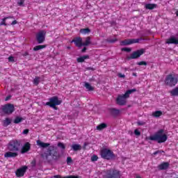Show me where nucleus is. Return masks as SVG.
<instances>
[{"label":"nucleus","mask_w":178,"mask_h":178,"mask_svg":"<svg viewBox=\"0 0 178 178\" xmlns=\"http://www.w3.org/2000/svg\"><path fill=\"white\" fill-rule=\"evenodd\" d=\"M71 148L74 152H77V151H81V146L79 144H74L71 146Z\"/></svg>","instance_id":"23"},{"label":"nucleus","mask_w":178,"mask_h":178,"mask_svg":"<svg viewBox=\"0 0 178 178\" xmlns=\"http://www.w3.org/2000/svg\"><path fill=\"white\" fill-rule=\"evenodd\" d=\"M72 162H73V160L72 159V157L68 156L67 158V165H69V163H72Z\"/></svg>","instance_id":"43"},{"label":"nucleus","mask_w":178,"mask_h":178,"mask_svg":"<svg viewBox=\"0 0 178 178\" xmlns=\"http://www.w3.org/2000/svg\"><path fill=\"white\" fill-rule=\"evenodd\" d=\"M2 111L6 115H12L15 112V106L12 104H7L3 106Z\"/></svg>","instance_id":"10"},{"label":"nucleus","mask_w":178,"mask_h":178,"mask_svg":"<svg viewBox=\"0 0 178 178\" xmlns=\"http://www.w3.org/2000/svg\"><path fill=\"white\" fill-rule=\"evenodd\" d=\"M23 120H24V119H23V118L17 116L15 118L13 123H15V124H19V123H21V122H23Z\"/></svg>","instance_id":"29"},{"label":"nucleus","mask_w":178,"mask_h":178,"mask_svg":"<svg viewBox=\"0 0 178 178\" xmlns=\"http://www.w3.org/2000/svg\"><path fill=\"white\" fill-rule=\"evenodd\" d=\"M132 75L134 76L135 77H137V73L136 72H133Z\"/></svg>","instance_id":"55"},{"label":"nucleus","mask_w":178,"mask_h":178,"mask_svg":"<svg viewBox=\"0 0 178 178\" xmlns=\"http://www.w3.org/2000/svg\"><path fill=\"white\" fill-rule=\"evenodd\" d=\"M86 51H87V47H83L81 50V52L84 53Z\"/></svg>","instance_id":"52"},{"label":"nucleus","mask_w":178,"mask_h":178,"mask_svg":"<svg viewBox=\"0 0 178 178\" xmlns=\"http://www.w3.org/2000/svg\"><path fill=\"white\" fill-rule=\"evenodd\" d=\"M79 33L81 34H83V35H86V34H90V33H91V29L89 28L81 29Z\"/></svg>","instance_id":"25"},{"label":"nucleus","mask_w":178,"mask_h":178,"mask_svg":"<svg viewBox=\"0 0 178 178\" xmlns=\"http://www.w3.org/2000/svg\"><path fill=\"white\" fill-rule=\"evenodd\" d=\"M40 76H35V79H33V84L35 86H38L40 84Z\"/></svg>","instance_id":"35"},{"label":"nucleus","mask_w":178,"mask_h":178,"mask_svg":"<svg viewBox=\"0 0 178 178\" xmlns=\"http://www.w3.org/2000/svg\"><path fill=\"white\" fill-rule=\"evenodd\" d=\"M145 50L144 49H140L134 51L129 56L127 57L128 60H131V59H138L141 55H144Z\"/></svg>","instance_id":"9"},{"label":"nucleus","mask_w":178,"mask_h":178,"mask_svg":"<svg viewBox=\"0 0 178 178\" xmlns=\"http://www.w3.org/2000/svg\"><path fill=\"white\" fill-rule=\"evenodd\" d=\"M8 62H15V58L13 56L8 57Z\"/></svg>","instance_id":"44"},{"label":"nucleus","mask_w":178,"mask_h":178,"mask_svg":"<svg viewBox=\"0 0 178 178\" xmlns=\"http://www.w3.org/2000/svg\"><path fill=\"white\" fill-rule=\"evenodd\" d=\"M71 42H74L78 48L83 47V39L80 37L74 38Z\"/></svg>","instance_id":"17"},{"label":"nucleus","mask_w":178,"mask_h":178,"mask_svg":"<svg viewBox=\"0 0 178 178\" xmlns=\"http://www.w3.org/2000/svg\"><path fill=\"white\" fill-rule=\"evenodd\" d=\"M44 48H47V44L35 46L33 47V51H40V49H44Z\"/></svg>","instance_id":"31"},{"label":"nucleus","mask_w":178,"mask_h":178,"mask_svg":"<svg viewBox=\"0 0 178 178\" xmlns=\"http://www.w3.org/2000/svg\"><path fill=\"white\" fill-rule=\"evenodd\" d=\"M144 124H145L144 122H138V126H144Z\"/></svg>","instance_id":"45"},{"label":"nucleus","mask_w":178,"mask_h":178,"mask_svg":"<svg viewBox=\"0 0 178 178\" xmlns=\"http://www.w3.org/2000/svg\"><path fill=\"white\" fill-rule=\"evenodd\" d=\"M67 178H79V176L69 175L67 176Z\"/></svg>","instance_id":"46"},{"label":"nucleus","mask_w":178,"mask_h":178,"mask_svg":"<svg viewBox=\"0 0 178 178\" xmlns=\"http://www.w3.org/2000/svg\"><path fill=\"white\" fill-rule=\"evenodd\" d=\"M17 156H19V153L16 152L8 150L4 154V158H6V159H9V158H17Z\"/></svg>","instance_id":"14"},{"label":"nucleus","mask_w":178,"mask_h":178,"mask_svg":"<svg viewBox=\"0 0 178 178\" xmlns=\"http://www.w3.org/2000/svg\"><path fill=\"white\" fill-rule=\"evenodd\" d=\"M170 94L172 97H178V87H176L175 88L170 90Z\"/></svg>","instance_id":"27"},{"label":"nucleus","mask_w":178,"mask_h":178,"mask_svg":"<svg viewBox=\"0 0 178 178\" xmlns=\"http://www.w3.org/2000/svg\"><path fill=\"white\" fill-rule=\"evenodd\" d=\"M67 49H70V47H68Z\"/></svg>","instance_id":"59"},{"label":"nucleus","mask_w":178,"mask_h":178,"mask_svg":"<svg viewBox=\"0 0 178 178\" xmlns=\"http://www.w3.org/2000/svg\"><path fill=\"white\" fill-rule=\"evenodd\" d=\"M36 143H37V145H38V147H40V148H48V147L51 145V144L42 142L40 140H38L36 141Z\"/></svg>","instance_id":"20"},{"label":"nucleus","mask_w":178,"mask_h":178,"mask_svg":"<svg viewBox=\"0 0 178 178\" xmlns=\"http://www.w3.org/2000/svg\"><path fill=\"white\" fill-rule=\"evenodd\" d=\"M87 70H92V72H94V70H95V68L92 67H87Z\"/></svg>","instance_id":"47"},{"label":"nucleus","mask_w":178,"mask_h":178,"mask_svg":"<svg viewBox=\"0 0 178 178\" xmlns=\"http://www.w3.org/2000/svg\"><path fill=\"white\" fill-rule=\"evenodd\" d=\"M29 130L26 129H24L23 131L22 134H29Z\"/></svg>","instance_id":"48"},{"label":"nucleus","mask_w":178,"mask_h":178,"mask_svg":"<svg viewBox=\"0 0 178 178\" xmlns=\"http://www.w3.org/2000/svg\"><path fill=\"white\" fill-rule=\"evenodd\" d=\"M8 19H12V17H4V18L2 19V21H1V24H0V25H1V26H6V20H8Z\"/></svg>","instance_id":"34"},{"label":"nucleus","mask_w":178,"mask_h":178,"mask_svg":"<svg viewBox=\"0 0 178 178\" xmlns=\"http://www.w3.org/2000/svg\"><path fill=\"white\" fill-rule=\"evenodd\" d=\"M106 127H108V124L106 123H101L96 127V129L99 131H102V130H104V129H106Z\"/></svg>","instance_id":"22"},{"label":"nucleus","mask_w":178,"mask_h":178,"mask_svg":"<svg viewBox=\"0 0 178 178\" xmlns=\"http://www.w3.org/2000/svg\"><path fill=\"white\" fill-rule=\"evenodd\" d=\"M166 44H175V45L178 44V39L175 37H171L166 40Z\"/></svg>","instance_id":"19"},{"label":"nucleus","mask_w":178,"mask_h":178,"mask_svg":"<svg viewBox=\"0 0 178 178\" xmlns=\"http://www.w3.org/2000/svg\"><path fill=\"white\" fill-rule=\"evenodd\" d=\"M122 51H123L124 52H131V48H129V47H123L121 49Z\"/></svg>","instance_id":"38"},{"label":"nucleus","mask_w":178,"mask_h":178,"mask_svg":"<svg viewBox=\"0 0 178 178\" xmlns=\"http://www.w3.org/2000/svg\"><path fill=\"white\" fill-rule=\"evenodd\" d=\"M140 40L141 39H125L120 42V45L126 46L131 45V44H138Z\"/></svg>","instance_id":"12"},{"label":"nucleus","mask_w":178,"mask_h":178,"mask_svg":"<svg viewBox=\"0 0 178 178\" xmlns=\"http://www.w3.org/2000/svg\"><path fill=\"white\" fill-rule=\"evenodd\" d=\"M57 145L59 148H61V149H65L66 148V146H65V144L63 143H58Z\"/></svg>","instance_id":"39"},{"label":"nucleus","mask_w":178,"mask_h":178,"mask_svg":"<svg viewBox=\"0 0 178 178\" xmlns=\"http://www.w3.org/2000/svg\"><path fill=\"white\" fill-rule=\"evenodd\" d=\"M175 15L178 17V10L175 12Z\"/></svg>","instance_id":"56"},{"label":"nucleus","mask_w":178,"mask_h":178,"mask_svg":"<svg viewBox=\"0 0 178 178\" xmlns=\"http://www.w3.org/2000/svg\"><path fill=\"white\" fill-rule=\"evenodd\" d=\"M118 76L120 77L121 79H124V77H126V76L124 74H119Z\"/></svg>","instance_id":"49"},{"label":"nucleus","mask_w":178,"mask_h":178,"mask_svg":"<svg viewBox=\"0 0 178 178\" xmlns=\"http://www.w3.org/2000/svg\"><path fill=\"white\" fill-rule=\"evenodd\" d=\"M91 44V38L88 36L86 38L85 42H82V47H88Z\"/></svg>","instance_id":"24"},{"label":"nucleus","mask_w":178,"mask_h":178,"mask_svg":"<svg viewBox=\"0 0 178 178\" xmlns=\"http://www.w3.org/2000/svg\"><path fill=\"white\" fill-rule=\"evenodd\" d=\"M49 156H51L54 161H58L60 158V154L58 152V147L52 146L48 149Z\"/></svg>","instance_id":"8"},{"label":"nucleus","mask_w":178,"mask_h":178,"mask_svg":"<svg viewBox=\"0 0 178 178\" xmlns=\"http://www.w3.org/2000/svg\"><path fill=\"white\" fill-rule=\"evenodd\" d=\"M165 130L159 129L154 135L150 136L149 137V140H150L151 141H157L159 144L165 143L168 140V136L163 134Z\"/></svg>","instance_id":"1"},{"label":"nucleus","mask_w":178,"mask_h":178,"mask_svg":"<svg viewBox=\"0 0 178 178\" xmlns=\"http://www.w3.org/2000/svg\"><path fill=\"white\" fill-rule=\"evenodd\" d=\"M21 147L22 141L19 140H11L7 145V149L13 152H19Z\"/></svg>","instance_id":"4"},{"label":"nucleus","mask_w":178,"mask_h":178,"mask_svg":"<svg viewBox=\"0 0 178 178\" xmlns=\"http://www.w3.org/2000/svg\"><path fill=\"white\" fill-rule=\"evenodd\" d=\"M118 41V38H108L107 39V42H109L110 44H114V42H116Z\"/></svg>","instance_id":"36"},{"label":"nucleus","mask_w":178,"mask_h":178,"mask_svg":"<svg viewBox=\"0 0 178 178\" xmlns=\"http://www.w3.org/2000/svg\"><path fill=\"white\" fill-rule=\"evenodd\" d=\"M178 83V79L175 74H170L165 76V84L168 87H175Z\"/></svg>","instance_id":"7"},{"label":"nucleus","mask_w":178,"mask_h":178,"mask_svg":"<svg viewBox=\"0 0 178 178\" xmlns=\"http://www.w3.org/2000/svg\"><path fill=\"white\" fill-rule=\"evenodd\" d=\"M46 35L47 31L44 30H41L38 33H36V40L38 44H42L45 41Z\"/></svg>","instance_id":"11"},{"label":"nucleus","mask_w":178,"mask_h":178,"mask_svg":"<svg viewBox=\"0 0 178 178\" xmlns=\"http://www.w3.org/2000/svg\"><path fill=\"white\" fill-rule=\"evenodd\" d=\"M24 3V0H19L17 1V5L19 6H23V4Z\"/></svg>","instance_id":"41"},{"label":"nucleus","mask_w":178,"mask_h":178,"mask_svg":"<svg viewBox=\"0 0 178 178\" xmlns=\"http://www.w3.org/2000/svg\"><path fill=\"white\" fill-rule=\"evenodd\" d=\"M28 167L26 165H24L20 168H18L16 172L15 175L17 177H23L26 172H27Z\"/></svg>","instance_id":"13"},{"label":"nucleus","mask_w":178,"mask_h":178,"mask_svg":"<svg viewBox=\"0 0 178 178\" xmlns=\"http://www.w3.org/2000/svg\"><path fill=\"white\" fill-rule=\"evenodd\" d=\"M157 5L154 3H147L145 6V9H148L149 10H152V9H155L156 8Z\"/></svg>","instance_id":"26"},{"label":"nucleus","mask_w":178,"mask_h":178,"mask_svg":"<svg viewBox=\"0 0 178 178\" xmlns=\"http://www.w3.org/2000/svg\"><path fill=\"white\" fill-rule=\"evenodd\" d=\"M29 54L28 51H25L23 54L22 56H29Z\"/></svg>","instance_id":"50"},{"label":"nucleus","mask_w":178,"mask_h":178,"mask_svg":"<svg viewBox=\"0 0 178 178\" xmlns=\"http://www.w3.org/2000/svg\"><path fill=\"white\" fill-rule=\"evenodd\" d=\"M169 166H170L169 162H163L157 168L159 170H167V169H169Z\"/></svg>","instance_id":"18"},{"label":"nucleus","mask_w":178,"mask_h":178,"mask_svg":"<svg viewBox=\"0 0 178 178\" xmlns=\"http://www.w3.org/2000/svg\"><path fill=\"white\" fill-rule=\"evenodd\" d=\"M100 156L102 159H106V161H112V159H115L116 158V154L113 153V151L108 148L101 149Z\"/></svg>","instance_id":"3"},{"label":"nucleus","mask_w":178,"mask_h":178,"mask_svg":"<svg viewBox=\"0 0 178 178\" xmlns=\"http://www.w3.org/2000/svg\"><path fill=\"white\" fill-rule=\"evenodd\" d=\"M122 173L119 170L110 168L106 170L104 175V178H121Z\"/></svg>","instance_id":"5"},{"label":"nucleus","mask_w":178,"mask_h":178,"mask_svg":"<svg viewBox=\"0 0 178 178\" xmlns=\"http://www.w3.org/2000/svg\"><path fill=\"white\" fill-rule=\"evenodd\" d=\"M108 112L111 116H113V118H117V116L120 115V110L115 108H108Z\"/></svg>","instance_id":"16"},{"label":"nucleus","mask_w":178,"mask_h":178,"mask_svg":"<svg viewBox=\"0 0 178 178\" xmlns=\"http://www.w3.org/2000/svg\"><path fill=\"white\" fill-rule=\"evenodd\" d=\"M12 123V120L9 118H6L3 121V125L5 127H7V126H9Z\"/></svg>","instance_id":"28"},{"label":"nucleus","mask_w":178,"mask_h":178,"mask_svg":"<svg viewBox=\"0 0 178 178\" xmlns=\"http://www.w3.org/2000/svg\"><path fill=\"white\" fill-rule=\"evenodd\" d=\"M153 154L154 155H158V154H159V151L154 152Z\"/></svg>","instance_id":"54"},{"label":"nucleus","mask_w":178,"mask_h":178,"mask_svg":"<svg viewBox=\"0 0 178 178\" xmlns=\"http://www.w3.org/2000/svg\"><path fill=\"white\" fill-rule=\"evenodd\" d=\"M60 104H62V100H59V97L54 96L49 99V102H46L45 106H50V108H53L55 111H58L56 106L60 105Z\"/></svg>","instance_id":"6"},{"label":"nucleus","mask_w":178,"mask_h":178,"mask_svg":"<svg viewBox=\"0 0 178 178\" xmlns=\"http://www.w3.org/2000/svg\"><path fill=\"white\" fill-rule=\"evenodd\" d=\"M84 87L87 88L88 91H94V87H92L91 84L88 82H85Z\"/></svg>","instance_id":"32"},{"label":"nucleus","mask_w":178,"mask_h":178,"mask_svg":"<svg viewBox=\"0 0 178 178\" xmlns=\"http://www.w3.org/2000/svg\"><path fill=\"white\" fill-rule=\"evenodd\" d=\"M136 65H138V66H147V63L146 61H140L136 63Z\"/></svg>","instance_id":"37"},{"label":"nucleus","mask_w":178,"mask_h":178,"mask_svg":"<svg viewBox=\"0 0 178 178\" xmlns=\"http://www.w3.org/2000/svg\"><path fill=\"white\" fill-rule=\"evenodd\" d=\"M12 96L9 95L6 97V101H9V99L11 98Z\"/></svg>","instance_id":"53"},{"label":"nucleus","mask_w":178,"mask_h":178,"mask_svg":"<svg viewBox=\"0 0 178 178\" xmlns=\"http://www.w3.org/2000/svg\"><path fill=\"white\" fill-rule=\"evenodd\" d=\"M86 59H90V56L85 55V56H80V57L76 58V62L78 63H83V62H84V60Z\"/></svg>","instance_id":"21"},{"label":"nucleus","mask_w":178,"mask_h":178,"mask_svg":"<svg viewBox=\"0 0 178 178\" xmlns=\"http://www.w3.org/2000/svg\"><path fill=\"white\" fill-rule=\"evenodd\" d=\"M40 156L44 161H48V158L49 156V152H48V153H42V154H40Z\"/></svg>","instance_id":"33"},{"label":"nucleus","mask_w":178,"mask_h":178,"mask_svg":"<svg viewBox=\"0 0 178 178\" xmlns=\"http://www.w3.org/2000/svg\"><path fill=\"white\" fill-rule=\"evenodd\" d=\"M11 24H12L13 26H15V24H17V20L13 21V22L11 23Z\"/></svg>","instance_id":"51"},{"label":"nucleus","mask_w":178,"mask_h":178,"mask_svg":"<svg viewBox=\"0 0 178 178\" xmlns=\"http://www.w3.org/2000/svg\"><path fill=\"white\" fill-rule=\"evenodd\" d=\"M30 149H31V144H30L29 142H26L21 149V154H26V152H29Z\"/></svg>","instance_id":"15"},{"label":"nucleus","mask_w":178,"mask_h":178,"mask_svg":"<svg viewBox=\"0 0 178 178\" xmlns=\"http://www.w3.org/2000/svg\"><path fill=\"white\" fill-rule=\"evenodd\" d=\"M32 164H33V165H35V161H33V162H32Z\"/></svg>","instance_id":"58"},{"label":"nucleus","mask_w":178,"mask_h":178,"mask_svg":"<svg viewBox=\"0 0 178 178\" xmlns=\"http://www.w3.org/2000/svg\"><path fill=\"white\" fill-rule=\"evenodd\" d=\"M136 178H141V177L140 175H137Z\"/></svg>","instance_id":"57"},{"label":"nucleus","mask_w":178,"mask_h":178,"mask_svg":"<svg viewBox=\"0 0 178 178\" xmlns=\"http://www.w3.org/2000/svg\"><path fill=\"white\" fill-rule=\"evenodd\" d=\"M134 134L135 136H141V132L140 131H138V129H135L134 130Z\"/></svg>","instance_id":"42"},{"label":"nucleus","mask_w":178,"mask_h":178,"mask_svg":"<svg viewBox=\"0 0 178 178\" xmlns=\"http://www.w3.org/2000/svg\"><path fill=\"white\" fill-rule=\"evenodd\" d=\"M136 91H137V89L134 88L127 90L124 95H119L116 99V104L120 106L126 105V104H127V98L130 97V94H133V92H136Z\"/></svg>","instance_id":"2"},{"label":"nucleus","mask_w":178,"mask_h":178,"mask_svg":"<svg viewBox=\"0 0 178 178\" xmlns=\"http://www.w3.org/2000/svg\"><path fill=\"white\" fill-rule=\"evenodd\" d=\"M91 161H92V162H95V161H98V156H97V155L92 156Z\"/></svg>","instance_id":"40"},{"label":"nucleus","mask_w":178,"mask_h":178,"mask_svg":"<svg viewBox=\"0 0 178 178\" xmlns=\"http://www.w3.org/2000/svg\"><path fill=\"white\" fill-rule=\"evenodd\" d=\"M154 118H161L162 116V111H156L152 114Z\"/></svg>","instance_id":"30"}]
</instances>
